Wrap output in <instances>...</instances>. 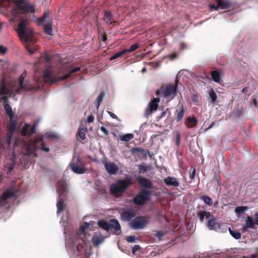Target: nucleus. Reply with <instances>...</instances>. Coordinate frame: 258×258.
I'll use <instances>...</instances> for the list:
<instances>
[{
	"instance_id": "nucleus-50",
	"label": "nucleus",
	"mask_w": 258,
	"mask_h": 258,
	"mask_svg": "<svg viewBox=\"0 0 258 258\" xmlns=\"http://www.w3.org/2000/svg\"><path fill=\"white\" fill-rule=\"evenodd\" d=\"M45 21H46V20L45 19H44V18H43L42 17H41L40 18H38L37 19V20H36L37 24L38 25H42Z\"/></svg>"
},
{
	"instance_id": "nucleus-51",
	"label": "nucleus",
	"mask_w": 258,
	"mask_h": 258,
	"mask_svg": "<svg viewBox=\"0 0 258 258\" xmlns=\"http://www.w3.org/2000/svg\"><path fill=\"white\" fill-rule=\"evenodd\" d=\"M126 240L128 242H135L136 240V237L134 235H131L128 236L126 238Z\"/></svg>"
},
{
	"instance_id": "nucleus-63",
	"label": "nucleus",
	"mask_w": 258,
	"mask_h": 258,
	"mask_svg": "<svg viewBox=\"0 0 258 258\" xmlns=\"http://www.w3.org/2000/svg\"><path fill=\"white\" fill-rule=\"evenodd\" d=\"M26 48L27 50V51L31 54H33L34 53V51L32 50L28 46H26Z\"/></svg>"
},
{
	"instance_id": "nucleus-28",
	"label": "nucleus",
	"mask_w": 258,
	"mask_h": 258,
	"mask_svg": "<svg viewBox=\"0 0 258 258\" xmlns=\"http://www.w3.org/2000/svg\"><path fill=\"white\" fill-rule=\"evenodd\" d=\"M4 109L7 115L9 117V119L14 118V114L13 113V110L11 106L8 103H5L4 105Z\"/></svg>"
},
{
	"instance_id": "nucleus-17",
	"label": "nucleus",
	"mask_w": 258,
	"mask_h": 258,
	"mask_svg": "<svg viewBox=\"0 0 258 258\" xmlns=\"http://www.w3.org/2000/svg\"><path fill=\"white\" fill-rule=\"evenodd\" d=\"M109 229L110 228L116 231V234L118 235L121 233V227L118 221L116 219H111L109 221Z\"/></svg>"
},
{
	"instance_id": "nucleus-5",
	"label": "nucleus",
	"mask_w": 258,
	"mask_h": 258,
	"mask_svg": "<svg viewBox=\"0 0 258 258\" xmlns=\"http://www.w3.org/2000/svg\"><path fill=\"white\" fill-rule=\"evenodd\" d=\"M27 23V20L21 19L18 25V32L20 37L23 38L26 43H33L34 42L32 38L33 31L26 27Z\"/></svg>"
},
{
	"instance_id": "nucleus-19",
	"label": "nucleus",
	"mask_w": 258,
	"mask_h": 258,
	"mask_svg": "<svg viewBox=\"0 0 258 258\" xmlns=\"http://www.w3.org/2000/svg\"><path fill=\"white\" fill-rule=\"evenodd\" d=\"M104 240V237L101 234H96L93 235L91 241L94 246H98Z\"/></svg>"
},
{
	"instance_id": "nucleus-59",
	"label": "nucleus",
	"mask_w": 258,
	"mask_h": 258,
	"mask_svg": "<svg viewBox=\"0 0 258 258\" xmlns=\"http://www.w3.org/2000/svg\"><path fill=\"white\" fill-rule=\"evenodd\" d=\"M108 113L109 114V115L112 118H114V119H117V116L114 113H113L112 112H111V111H107Z\"/></svg>"
},
{
	"instance_id": "nucleus-10",
	"label": "nucleus",
	"mask_w": 258,
	"mask_h": 258,
	"mask_svg": "<svg viewBox=\"0 0 258 258\" xmlns=\"http://www.w3.org/2000/svg\"><path fill=\"white\" fill-rule=\"evenodd\" d=\"M148 223V218L145 216H139L130 222L131 227L135 230L143 229Z\"/></svg>"
},
{
	"instance_id": "nucleus-36",
	"label": "nucleus",
	"mask_w": 258,
	"mask_h": 258,
	"mask_svg": "<svg viewBox=\"0 0 258 258\" xmlns=\"http://www.w3.org/2000/svg\"><path fill=\"white\" fill-rule=\"evenodd\" d=\"M248 209L246 206H239L237 207L235 209V212L237 216H239L243 213Z\"/></svg>"
},
{
	"instance_id": "nucleus-45",
	"label": "nucleus",
	"mask_w": 258,
	"mask_h": 258,
	"mask_svg": "<svg viewBox=\"0 0 258 258\" xmlns=\"http://www.w3.org/2000/svg\"><path fill=\"white\" fill-rule=\"evenodd\" d=\"M9 93V90L6 88V86L3 82V86H2L0 90V94L1 95H8Z\"/></svg>"
},
{
	"instance_id": "nucleus-21",
	"label": "nucleus",
	"mask_w": 258,
	"mask_h": 258,
	"mask_svg": "<svg viewBox=\"0 0 258 258\" xmlns=\"http://www.w3.org/2000/svg\"><path fill=\"white\" fill-rule=\"evenodd\" d=\"M103 19L107 25H111L112 23L115 22V21H112L113 20L112 14L110 12L106 10L104 11V16Z\"/></svg>"
},
{
	"instance_id": "nucleus-30",
	"label": "nucleus",
	"mask_w": 258,
	"mask_h": 258,
	"mask_svg": "<svg viewBox=\"0 0 258 258\" xmlns=\"http://www.w3.org/2000/svg\"><path fill=\"white\" fill-rule=\"evenodd\" d=\"M211 76L214 82L220 83L221 81V78L220 73L218 71L216 70L212 71L211 73Z\"/></svg>"
},
{
	"instance_id": "nucleus-54",
	"label": "nucleus",
	"mask_w": 258,
	"mask_h": 258,
	"mask_svg": "<svg viewBox=\"0 0 258 258\" xmlns=\"http://www.w3.org/2000/svg\"><path fill=\"white\" fill-rule=\"evenodd\" d=\"M49 12L48 10H46L44 11L42 17L44 18V19L46 20V19L49 18Z\"/></svg>"
},
{
	"instance_id": "nucleus-6",
	"label": "nucleus",
	"mask_w": 258,
	"mask_h": 258,
	"mask_svg": "<svg viewBox=\"0 0 258 258\" xmlns=\"http://www.w3.org/2000/svg\"><path fill=\"white\" fill-rule=\"evenodd\" d=\"M70 166L73 172L78 174L85 173L87 171L85 164L80 156L74 157L70 163Z\"/></svg>"
},
{
	"instance_id": "nucleus-58",
	"label": "nucleus",
	"mask_w": 258,
	"mask_h": 258,
	"mask_svg": "<svg viewBox=\"0 0 258 258\" xmlns=\"http://www.w3.org/2000/svg\"><path fill=\"white\" fill-rule=\"evenodd\" d=\"M7 50V49L4 47L3 45H0V53H5Z\"/></svg>"
},
{
	"instance_id": "nucleus-27",
	"label": "nucleus",
	"mask_w": 258,
	"mask_h": 258,
	"mask_svg": "<svg viewBox=\"0 0 258 258\" xmlns=\"http://www.w3.org/2000/svg\"><path fill=\"white\" fill-rule=\"evenodd\" d=\"M186 120L188 122L187 126L188 128L195 127L198 124V120L195 117H187Z\"/></svg>"
},
{
	"instance_id": "nucleus-15",
	"label": "nucleus",
	"mask_w": 258,
	"mask_h": 258,
	"mask_svg": "<svg viewBox=\"0 0 258 258\" xmlns=\"http://www.w3.org/2000/svg\"><path fill=\"white\" fill-rule=\"evenodd\" d=\"M36 126V124H34L32 126L30 127L29 124L25 123L24 126L22 128L21 133V135L23 136H26L27 135L31 136L35 133Z\"/></svg>"
},
{
	"instance_id": "nucleus-61",
	"label": "nucleus",
	"mask_w": 258,
	"mask_h": 258,
	"mask_svg": "<svg viewBox=\"0 0 258 258\" xmlns=\"http://www.w3.org/2000/svg\"><path fill=\"white\" fill-rule=\"evenodd\" d=\"M254 218H255V225H258V211L255 213Z\"/></svg>"
},
{
	"instance_id": "nucleus-39",
	"label": "nucleus",
	"mask_w": 258,
	"mask_h": 258,
	"mask_svg": "<svg viewBox=\"0 0 258 258\" xmlns=\"http://www.w3.org/2000/svg\"><path fill=\"white\" fill-rule=\"evenodd\" d=\"M227 230H228V227H227V226L226 224H219L218 225V226L217 227V230H216L215 231H216L218 232L224 233V232H226L227 231Z\"/></svg>"
},
{
	"instance_id": "nucleus-62",
	"label": "nucleus",
	"mask_w": 258,
	"mask_h": 258,
	"mask_svg": "<svg viewBox=\"0 0 258 258\" xmlns=\"http://www.w3.org/2000/svg\"><path fill=\"white\" fill-rule=\"evenodd\" d=\"M209 7L210 9H214L215 10H217L218 8V6H216L214 4H211L210 5Z\"/></svg>"
},
{
	"instance_id": "nucleus-42",
	"label": "nucleus",
	"mask_w": 258,
	"mask_h": 258,
	"mask_svg": "<svg viewBox=\"0 0 258 258\" xmlns=\"http://www.w3.org/2000/svg\"><path fill=\"white\" fill-rule=\"evenodd\" d=\"M202 199L204 201V202L208 205L209 206H212L213 204V201L212 199L207 196H203L202 197Z\"/></svg>"
},
{
	"instance_id": "nucleus-18",
	"label": "nucleus",
	"mask_w": 258,
	"mask_h": 258,
	"mask_svg": "<svg viewBox=\"0 0 258 258\" xmlns=\"http://www.w3.org/2000/svg\"><path fill=\"white\" fill-rule=\"evenodd\" d=\"M57 192L59 196L64 197L66 195V183L64 181H59L57 183Z\"/></svg>"
},
{
	"instance_id": "nucleus-13",
	"label": "nucleus",
	"mask_w": 258,
	"mask_h": 258,
	"mask_svg": "<svg viewBox=\"0 0 258 258\" xmlns=\"http://www.w3.org/2000/svg\"><path fill=\"white\" fill-rule=\"evenodd\" d=\"M136 215V211L133 208H129L123 211L120 214V217L122 220L130 221Z\"/></svg>"
},
{
	"instance_id": "nucleus-23",
	"label": "nucleus",
	"mask_w": 258,
	"mask_h": 258,
	"mask_svg": "<svg viewBox=\"0 0 258 258\" xmlns=\"http://www.w3.org/2000/svg\"><path fill=\"white\" fill-rule=\"evenodd\" d=\"M219 224V223L217 222V219L215 218L214 217H212L208 221V227L212 230H217Z\"/></svg>"
},
{
	"instance_id": "nucleus-29",
	"label": "nucleus",
	"mask_w": 258,
	"mask_h": 258,
	"mask_svg": "<svg viewBox=\"0 0 258 258\" xmlns=\"http://www.w3.org/2000/svg\"><path fill=\"white\" fill-rule=\"evenodd\" d=\"M44 30L45 33H47V34L50 35H53V30L52 23L51 22H48L44 25Z\"/></svg>"
},
{
	"instance_id": "nucleus-4",
	"label": "nucleus",
	"mask_w": 258,
	"mask_h": 258,
	"mask_svg": "<svg viewBox=\"0 0 258 258\" xmlns=\"http://www.w3.org/2000/svg\"><path fill=\"white\" fill-rule=\"evenodd\" d=\"M53 137L54 136L51 135L50 133H46L44 136L37 138L34 141V145L32 147H28L26 150V154L28 155H31L36 151L37 148H39L46 152H49V148L48 147H45L44 143L43 141V138H53Z\"/></svg>"
},
{
	"instance_id": "nucleus-53",
	"label": "nucleus",
	"mask_w": 258,
	"mask_h": 258,
	"mask_svg": "<svg viewBox=\"0 0 258 258\" xmlns=\"http://www.w3.org/2000/svg\"><path fill=\"white\" fill-rule=\"evenodd\" d=\"M100 129L104 134L105 136H108L109 135L108 131L104 126H101Z\"/></svg>"
},
{
	"instance_id": "nucleus-57",
	"label": "nucleus",
	"mask_w": 258,
	"mask_h": 258,
	"mask_svg": "<svg viewBox=\"0 0 258 258\" xmlns=\"http://www.w3.org/2000/svg\"><path fill=\"white\" fill-rule=\"evenodd\" d=\"M177 56V53L176 52H173L169 55V57L170 58V59H174L175 58H176Z\"/></svg>"
},
{
	"instance_id": "nucleus-64",
	"label": "nucleus",
	"mask_w": 258,
	"mask_h": 258,
	"mask_svg": "<svg viewBox=\"0 0 258 258\" xmlns=\"http://www.w3.org/2000/svg\"><path fill=\"white\" fill-rule=\"evenodd\" d=\"M242 258H257V255L256 254H252L249 257L243 256Z\"/></svg>"
},
{
	"instance_id": "nucleus-48",
	"label": "nucleus",
	"mask_w": 258,
	"mask_h": 258,
	"mask_svg": "<svg viewBox=\"0 0 258 258\" xmlns=\"http://www.w3.org/2000/svg\"><path fill=\"white\" fill-rule=\"evenodd\" d=\"M165 232L162 231H157L155 234V236L158 238L159 240L161 239V237L164 235Z\"/></svg>"
},
{
	"instance_id": "nucleus-7",
	"label": "nucleus",
	"mask_w": 258,
	"mask_h": 258,
	"mask_svg": "<svg viewBox=\"0 0 258 258\" xmlns=\"http://www.w3.org/2000/svg\"><path fill=\"white\" fill-rule=\"evenodd\" d=\"M151 194V191L146 189H142L134 197L133 202L137 206H143L147 202L150 200Z\"/></svg>"
},
{
	"instance_id": "nucleus-8",
	"label": "nucleus",
	"mask_w": 258,
	"mask_h": 258,
	"mask_svg": "<svg viewBox=\"0 0 258 258\" xmlns=\"http://www.w3.org/2000/svg\"><path fill=\"white\" fill-rule=\"evenodd\" d=\"M178 80L176 79L174 84L166 85L163 92L164 97L168 101L172 100L176 95Z\"/></svg>"
},
{
	"instance_id": "nucleus-14",
	"label": "nucleus",
	"mask_w": 258,
	"mask_h": 258,
	"mask_svg": "<svg viewBox=\"0 0 258 258\" xmlns=\"http://www.w3.org/2000/svg\"><path fill=\"white\" fill-rule=\"evenodd\" d=\"M138 182L139 185L146 189H152L153 188V184L151 181L142 176L139 175L137 178Z\"/></svg>"
},
{
	"instance_id": "nucleus-34",
	"label": "nucleus",
	"mask_w": 258,
	"mask_h": 258,
	"mask_svg": "<svg viewBox=\"0 0 258 258\" xmlns=\"http://www.w3.org/2000/svg\"><path fill=\"white\" fill-rule=\"evenodd\" d=\"M134 138V135L132 134H126L122 135L119 136L120 140L121 141L128 142Z\"/></svg>"
},
{
	"instance_id": "nucleus-12",
	"label": "nucleus",
	"mask_w": 258,
	"mask_h": 258,
	"mask_svg": "<svg viewBox=\"0 0 258 258\" xmlns=\"http://www.w3.org/2000/svg\"><path fill=\"white\" fill-rule=\"evenodd\" d=\"M102 163L107 171L110 175L115 174L118 170V166L114 162L108 161L107 159L102 161Z\"/></svg>"
},
{
	"instance_id": "nucleus-32",
	"label": "nucleus",
	"mask_w": 258,
	"mask_h": 258,
	"mask_svg": "<svg viewBox=\"0 0 258 258\" xmlns=\"http://www.w3.org/2000/svg\"><path fill=\"white\" fill-rule=\"evenodd\" d=\"M63 199L61 198H59L58 201H57L56 207H57V213L58 214L60 213L63 210L64 207L65 206L64 203Z\"/></svg>"
},
{
	"instance_id": "nucleus-35",
	"label": "nucleus",
	"mask_w": 258,
	"mask_h": 258,
	"mask_svg": "<svg viewBox=\"0 0 258 258\" xmlns=\"http://www.w3.org/2000/svg\"><path fill=\"white\" fill-rule=\"evenodd\" d=\"M104 93L103 92L100 93L97 98L96 99L95 104L97 108H99V106L101 104L103 101V99L104 97Z\"/></svg>"
},
{
	"instance_id": "nucleus-31",
	"label": "nucleus",
	"mask_w": 258,
	"mask_h": 258,
	"mask_svg": "<svg viewBox=\"0 0 258 258\" xmlns=\"http://www.w3.org/2000/svg\"><path fill=\"white\" fill-rule=\"evenodd\" d=\"M98 225L107 231L109 230V223L104 220H99L97 222Z\"/></svg>"
},
{
	"instance_id": "nucleus-22",
	"label": "nucleus",
	"mask_w": 258,
	"mask_h": 258,
	"mask_svg": "<svg viewBox=\"0 0 258 258\" xmlns=\"http://www.w3.org/2000/svg\"><path fill=\"white\" fill-rule=\"evenodd\" d=\"M7 128L8 131L15 133L17 130L16 119H14V118L9 119Z\"/></svg>"
},
{
	"instance_id": "nucleus-2",
	"label": "nucleus",
	"mask_w": 258,
	"mask_h": 258,
	"mask_svg": "<svg viewBox=\"0 0 258 258\" xmlns=\"http://www.w3.org/2000/svg\"><path fill=\"white\" fill-rule=\"evenodd\" d=\"M132 184L131 177L126 178L125 179H118L110 186V192L115 198H118Z\"/></svg>"
},
{
	"instance_id": "nucleus-11",
	"label": "nucleus",
	"mask_w": 258,
	"mask_h": 258,
	"mask_svg": "<svg viewBox=\"0 0 258 258\" xmlns=\"http://www.w3.org/2000/svg\"><path fill=\"white\" fill-rule=\"evenodd\" d=\"M19 190L15 187H11L6 190L0 197V207L5 206L7 203V200L13 197H17Z\"/></svg>"
},
{
	"instance_id": "nucleus-60",
	"label": "nucleus",
	"mask_w": 258,
	"mask_h": 258,
	"mask_svg": "<svg viewBox=\"0 0 258 258\" xmlns=\"http://www.w3.org/2000/svg\"><path fill=\"white\" fill-rule=\"evenodd\" d=\"M180 139V135L179 133H178L176 135V144L177 146H178L179 144Z\"/></svg>"
},
{
	"instance_id": "nucleus-24",
	"label": "nucleus",
	"mask_w": 258,
	"mask_h": 258,
	"mask_svg": "<svg viewBox=\"0 0 258 258\" xmlns=\"http://www.w3.org/2000/svg\"><path fill=\"white\" fill-rule=\"evenodd\" d=\"M87 132L86 127H79L78 132L76 134V138L78 140L80 139L81 140H84L86 139V133Z\"/></svg>"
},
{
	"instance_id": "nucleus-56",
	"label": "nucleus",
	"mask_w": 258,
	"mask_h": 258,
	"mask_svg": "<svg viewBox=\"0 0 258 258\" xmlns=\"http://www.w3.org/2000/svg\"><path fill=\"white\" fill-rule=\"evenodd\" d=\"M94 117L92 115H89L87 117V121L88 123H91L94 121Z\"/></svg>"
},
{
	"instance_id": "nucleus-16",
	"label": "nucleus",
	"mask_w": 258,
	"mask_h": 258,
	"mask_svg": "<svg viewBox=\"0 0 258 258\" xmlns=\"http://www.w3.org/2000/svg\"><path fill=\"white\" fill-rule=\"evenodd\" d=\"M164 182L166 185L169 186L177 187L179 185V182L174 177L168 176L164 178Z\"/></svg>"
},
{
	"instance_id": "nucleus-52",
	"label": "nucleus",
	"mask_w": 258,
	"mask_h": 258,
	"mask_svg": "<svg viewBox=\"0 0 258 258\" xmlns=\"http://www.w3.org/2000/svg\"><path fill=\"white\" fill-rule=\"evenodd\" d=\"M243 112V111L242 109H238L235 111V115L237 117H240L242 115Z\"/></svg>"
},
{
	"instance_id": "nucleus-37",
	"label": "nucleus",
	"mask_w": 258,
	"mask_h": 258,
	"mask_svg": "<svg viewBox=\"0 0 258 258\" xmlns=\"http://www.w3.org/2000/svg\"><path fill=\"white\" fill-rule=\"evenodd\" d=\"M228 230L231 235L236 239H239L241 238V233L236 230H232L230 227H228Z\"/></svg>"
},
{
	"instance_id": "nucleus-47",
	"label": "nucleus",
	"mask_w": 258,
	"mask_h": 258,
	"mask_svg": "<svg viewBox=\"0 0 258 258\" xmlns=\"http://www.w3.org/2000/svg\"><path fill=\"white\" fill-rule=\"evenodd\" d=\"M171 114L170 111L168 108H166V110L163 111L160 116L159 117V119L162 118L165 116L169 117Z\"/></svg>"
},
{
	"instance_id": "nucleus-38",
	"label": "nucleus",
	"mask_w": 258,
	"mask_h": 258,
	"mask_svg": "<svg viewBox=\"0 0 258 258\" xmlns=\"http://www.w3.org/2000/svg\"><path fill=\"white\" fill-rule=\"evenodd\" d=\"M209 95L210 98L211 99L212 102L213 103H215L217 100V96L216 92L213 89H211L209 91Z\"/></svg>"
},
{
	"instance_id": "nucleus-55",
	"label": "nucleus",
	"mask_w": 258,
	"mask_h": 258,
	"mask_svg": "<svg viewBox=\"0 0 258 258\" xmlns=\"http://www.w3.org/2000/svg\"><path fill=\"white\" fill-rule=\"evenodd\" d=\"M140 249V246L139 245H135L134 247L132 248V252L135 253L137 251L139 250Z\"/></svg>"
},
{
	"instance_id": "nucleus-25",
	"label": "nucleus",
	"mask_w": 258,
	"mask_h": 258,
	"mask_svg": "<svg viewBox=\"0 0 258 258\" xmlns=\"http://www.w3.org/2000/svg\"><path fill=\"white\" fill-rule=\"evenodd\" d=\"M218 8L227 9L230 7V3L227 0H216Z\"/></svg>"
},
{
	"instance_id": "nucleus-44",
	"label": "nucleus",
	"mask_w": 258,
	"mask_h": 258,
	"mask_svg": "<svg viewBox=\"0 0 258 258\" xmlns=\"http://www.w3.org/2000/svg\"><path fill=\"white\" fill-rule=\"evenodd\" d=\"M14 134V132H11L9 131H7L6 138H7V143L8 144V145H10L11 144L12 137H13Z\"/></svg>"
},
{
	"instance_id": "nucleus-3",
	"label": "nucleus",
	"mask_w": 258,
	"mask_h": 258,
	"mask_svg": "<svg viewBox=\"0 0 258 258\" xmlns=\"http://www.w3.org/2000/svg\"><path fill=\"white\" fill-rule=\"evenodd\" d=\"M14 4L15 7L13 10L14 15L35 12L34 6L30 5L27 0H15Z\"/></svg>"
},
{
	"instance_id": "nucleus-46",
	"label": "nucleus",
	"mask_w": 258,
	"mask_h": 258,
	"mask_svg": "<svg viewBox=\"0 0 258 258\" xmlns=\"http://www.w3.org/2000/svg\"><path fill=\"white\" fill-rule=\"evenodd\" d=\"M125 53V51L124 49H123L116 53H115L113 55H112L110 58V59L111 60H113L116 58H118L123 55V54Z\"/></svg>"
},
{
	"instance_id": "nucleus-49",
	"label": "nucleus",
	"mask_w": 258,
	"mask_h": 258,
	"mask_svg": "<svg viewBox=\"0 0 258 258\" xmlns=\"http://www.w3.org/2000/svg\"><path fill=\"white\" fill-rule=\"evenodd\" d=\"M147 171V167L144 165L139 166V173L143 174Z\"/></svg>"
},
{
	"instance_id": "nucleus-43",
	"label": "nucleus",
	"mask_w": 258,
	"mask_h": 258,
	"mask_svg": "<svg viewBox=\"0 0 258 258\" xmlns=\"http://www.w3.org/2000/svg\"><path fill=\"white\" fill-rule=\"evenodd\" d=\"M89 226V225L87 222H84L80 227V234H84L85 230L88 228Z\"/></svg>"
},
{
	"instance_id": "nucleus-41",
	"label": "nucleus",
	"mask_w": 258,
	"mask_h": 258,
	"mask_svg": "<svg viewBox=\"0 0 258 258\" xmlns=\"http://www.w3.org/2000/svg\"><path fill=\"white\" fill-rule=\"evenodd\" d=\"M139 47H140L139 45L137 43H135V44H133L129 48L124 49V50L125 51V53L126 52L131 53L132 52L134 51L135 50H136Z\"/></svg>"
},
{
	"instance_id": "nucleus-40",
	"label": "nucleus",
	"mask_w": 258,
	"mask_h": 258,
	"mask_svg": "<svg viewBox=\"0 0 258 258\" xmlns=\"http://www.w3.org/2000/svg\"><path fill=\"white\" fill-rule=\"evenodd\" d=\"M184 115V108L182 105L180 110L178 111L176 114V119L177 121H180L183 118Z\"/></svg>"
},
{
	"instance_id": "nucleus-26",
	"label": "nucleus",
	"mask_w": 258,
	"mask_h": 258,
	"mask_svg": "<svg viewBox=\"0 0 258 258\" xmlns=\"http://www.w3.org/2000/svg\"><path fill=\"white\" fill-rule=\"evenodd\" d=\"M197 215L200 221L203 222L205 218L208 219L210 217L211 213L210 212L200 211L198 212Z\"/></svg>"
},
{
	"instance_id": "nucleus-20",
	"label": "nucleus",
	"mask_w": 258,
	"mask_h": 258,
	"mask_svg": "<svg viewBox=\"0 0 258 258\" xmlns=\"http://www.w3.org/2000/svg\"><path fill=\"white\" fill-rule=\"evenodd\" d=\"M160 99L159 98H153V99L150 102L149 104V108L150 112L152 113L153 111H156L158 107V102Z\"/></svg>"
},
{
	"instance_id": "nucleus-1",
	"label": "nucleus",
	"mask_w": 258,
	"mask_h": 258,
	"mask_svg": "<svg viewBox=\"0 0 258 258\" xmlns=\"http://www.w3.org/2000/svg\"><path fill=\"white\" fill-rule=\"evenodd\" d=\"M63 68L64 67L62 68L63 71H64L63 72V75L58 78H56L55 77L53 76V72L49 70H46L45 71H44L43 74V79L44 81L46 83L53 84L55 82L67 79L70 77L72 74L77 72L80 70V67H77L71 69H64Z\"/></svg>"
},
{
	"instance_id": "nucleus-9",
	"label": "nucleus",
	"mask_w": 258,
	"mask_h": 258,
	"mask_svg": "<svg viewBox=\"0 0 258 258\" xmlns=\"http://www.w3.org/2000/svg\"><path fill=\"white\" fill-rule=\"evenodd\" d=\"M27 76V72L24 71L21 76L19 77V87H18L16 90V92L18 94L20 93L21 90H24V91H31L35 90V87L29 84L28 82H24V78Z\"/></svg>"
},
{
	"instance_id": "nucleus-33",
	"label": "nucleus",
	"mask_w": 258,
	"mask_h": 258,
	"mask_svg": "<svg viewBox=\"0 0 258 258\" xmlns=\"http://www.w3.org/2000/svg\"><path fill=\"white\" fill-rule=\"evenodd\" d=\"M245 224L249 228L253 229L254 225H255V221H253L252 217L247 216L245 220Z\"/></svg>"
}]
</instances>
